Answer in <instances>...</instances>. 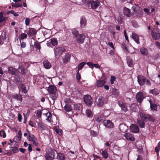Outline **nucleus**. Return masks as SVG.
<instances>
[{
    "label": "nucleus",
    "instance_id": "52",
    "mask_svg": "<svg viewBox=\"0 0 160 160\" xmlns=\"http://www.w3.org/2000/svg\"><path fill=\"white\" fill-rule=\"evenodd\" d=\"M95 119L98 122H100L102 120L103 118L102 117L98 116Z\"/></svg>",
    "mask_w": 160,
    "mask_h": 160
},
{
    "label": "nucleus",
    "instance_id": "54",
    "mask_svg": "<svg viewBox=\"0 0 160 160\" xmlns=\"http://www.w3.org/2000/svg\"><path fill=\"white\" fill-rule=\"evenodd\" d=\"M42 113L41 111L40 110H37V111L36 114L38 118H39V117H41V115H42Z\"/></svg>",
    "mask_w": 160,
    "mask_h": 160
},
{
    "label": "nucleus",
    "instance_id": "32",
    "mask_svg": "<svg viewBox=\"0 0 160 160\" xmlns=\"http://www.w3.org/2000/svg\"><path fill=\"white\" fill-rule=\"evenodd\" d=\"M13 98H15L17 100L19 101L20 102H21L22 100V98L21 96L17 94L13 95L12 96Z\"/></svg>",
    "mask_w": 160,
    "mask_h": 160
},
{
    "label": "nucleus",
    "instance_id": "47",
    "mask_svg": "<svg viewBox=\"0 0 160 160\" xmlns=\"http://www.w3.org/2000/svg\"><path fill=\"white\" fill-rule=\"evenodd\" d=\"M72 33L73 35L76 38L79 35V34L78 31L76 30H74L72 31Z\"/></svg>",
    "mask_w": 160,
    "mask_h": 160
},
{
    "label": "nucleus",
    "instance_id": "20",
    "mask_svg": "<svg viewBox=\"0 0 160 160\" xmlns=\"http://www.w3.org/2000/svg\"><path fill=\"white\" fill-rule=\"evenodd\" d=\"M97 104L99 107H102L104 103V99L102 97H99L96 101Z\"/></svg>",
    "mask_w": 160,
    "mask_h": 160
},
{
    "label": "nucleus",
    "instance_id": "11",
    "mask_svg": "<svg viewBox=\"0 0 160 160\" xmlns=\"http://www.w3.org/2000/svg\"><path fill=\"white\" fill-rule=\"evenodd\" d=\"M137 78L138 81L140 85L142 86L144 85L146 82V78L142 75L138 76Z\"/></svg>",
    "mask_w": 160,
    "mask_h": 160
},
{
    "label": "nucleus",
    "instance_id": "64",
    "mask_svg": "<svg viewBox=\"0 0 160 160\" xmlns=\"http://www.w3.org/2000/svg\"><path fill=\"white\" fill-rule=\"evenodd\" d=\"M108 44L111 48H112L113 50H114L115 48L114 47L113 43L112 42H108Z\"/></svg>",
    "mask_w": 160,
    "mask_h": 160
},
{
    "label": "nucleus",
    "instance_id": "49",
    "mask_svg": "<svg viewBox=\"0 0 160 160\" xmlns=\"http://www.w3.org/2000/svg\"><path fill=\"white\" fill-rule=\"evenodd\" d=\"M112 94L114 95L118 96L119 94V92L116 89L113 90Z\"/></svg>",
    "mask_w": 160,
    "mask_h": 160
},
{
    "label": "nucleus",
    "instance_id": "8",
    "mask_svg": "<svg viewBox=\"0 0 160 160\" xmlns=\"http://www.w3.org/2000/svg\"><path fill=\"white\" fill-rule=\"evenodd\" d=\"M158 30H155V29H153V31L151 30L152 35L153 39L157 40L160 39V33H158Z\"/></svg>",
    "mask_w": 160,
    "mask_h": 160
},
{
    "label": "nucleus",
    "instance_id": "63",
    "mask_svg": "<svg viewBox=\"0 0 160 160\" xmlns=\"http://www.w3.org/2000/svg\"><path fill=\"white\" fill-rule=\"evenodd\" d=\"M118 104L119 106L121 107H122L124 106L125 104H124L123 102H122V101H119L118 102Z\"/></svg>",
    "mask_w": 160,
    "mask_h": 160
},
{
    "label": "nucleus",
    "instance_id": "60",
    "mask_svg": "<svg viewBox=\"0 0 160 160\" xmlns=\"http://www.w3.org/2000/svg\"><path fill=\"white\" fill-rule=\"evenodd\" d=\"M12 7H14L16 8L20 7L22 6V5L20 3H17L15 5H12Z\"/></svg>",
    "mask_w": 160,
    "mask_h": 160
},
{
    "label": "nucleus",
    "instance_id": "39",
    "mask_svg": "<svg viewBox=\"0 0 160 160\" xmlns=\"http://www.w3.org/2000/svg\"><path fill=\"white\" fill-rule=\"evenodd\" d=\"M86 113L87 116L88 117H92V112L91 110L87 109L86 111Z\"/></svg>",
    "mask_w": 160,
    "mask_h": 160
},
{
    "label": "nucleus",
    "instance_id": "10",
    "mask_svg": "<svg viewBox=\"0 0 160 160\" xmlns=\"http://www.w3.org/2000/svg\"><path fill=\"white\" fill-rule=\"evenodd\" d=\"M104 125L106 128H112L113 127L114 124L110 120H105L103 122Z\"/></svg>",
    "mask_w": 160,
    "mask_h": 160
},
{
    "label": "nucleus",
    "instance_id": "57",
    "mask_svg": "<svg viewBox=\"0 0 160 160\" xmlns=\"http://www.w3.org/2000/svg\"><path fill=\"white\" fill-rule=\"evenodd\" d=\"M87 65L92 69L93 68V64L91 62H88L87 63Z\"/></svg>",
    "mask_w": 160,
    "mask_h": 160
},
{
    "label": "nucleus",
    "instance_id": "46",
    "mask_svg": "<svg viewBox=\"0 0 160 160\" xmlns=\"http://www.w3.org/2000/svg\"><path fill=\"white\" fill-rule=\"evenodd\" d=\"M19 71H20L21 73L22 74H24L25 73V69L24 67L22 66L19 68Z\"/></svg>",
    "mask_w": 160,
    "mask_h": 160
},
{
    "label": "nucleus",
    "instance_id": "25",
    "mask_svg": "<svg viewBox=\"0 0 160 160\" xmlns=\"http://www.w3.org/2000/svg\"><path fill=\"white\" fill-rule=\"evenodd\" d=\"M124 12L125 14L127 17H130L132 15L131 12L127 8H124Z\"/></svg>",
    "mask_w": 160,
    "mask_h": 160
},
{
    "label": "nucleus",
    "instance_id": "9",
    "mask_svg": "<svg viewBox=\"0 0 160 160\" xmlns=\"http://www.w3.org/2000/svg\"><path fill=\"white\" fill-rule=\"evenodd\" d=\"M144 97V95L142 92H139L136 94V99L139 103L142 102Z\"/></svg>",
    "mask_w": 160,
    "mask_h": 160
},
{
    "label": "nucleus",
    "instance_id": "27",
    "mask_svg": "<svg viewBox=\"0 0 160 160\" xmlns=\"http://www.w3.org/2000/svg\"><path fill=\"white\" fill-rule=\"evenodd\" d=\"M36 33V31L34 28H31L29 29V31L28 32V34L29 36H32L35 35Z\"/></svg>",
    "mask_w": 160,
    "mask_h": 160
},
{
    "label": "nucleus",
    "instance_id": "13",
    "mask_svg": "<svg viewBox=\"0 0 160 160\" xmlns=\"http://www.w3.org/2000/svg\"><path fill=\"white\" fill-rule=\"evenodd\" d=\"M29 141L32 142L34 145L36 146L38 145L37 140L36 138L33 135H29L28 138Z\"/></svg>",
    "mask_w": 160,
    "mask_h": 160
},
{
    "label": "nucleus",
    "instance_id": "16",
    "mask_svg": "<svg viewBox=\"0 0 160 160\" xmlns=\"http://www.w3.org/2000/svg\"><path fill=\"white\" fill-rule=\"evenodd\" d=\"M76 38L78 42L82 43L85 38V36L83 34H80Z\"/></svg>",
    "mask_w": 160,
    "mask_h": 160
},
{
    "label": "nucleus",
    "instance_id": "15",
    "mask_svg": "<svg viewBox=\"0 0 160 160\" xmlns=\"http://www.w3.org/2000/svg\"><path fill=\"white\" fill-rule=\"evenodd\" d=\"M106 81L103 80H97L96 82L97 86L98 88L103 87L105 84Z\"/></svg>",
    "mask_w": 160,
    "mask_h": 160
},
{
    "label": "nucleus",
    "instance_id": "61",
    "mask_svg": "<svg viewBox=\"0 0 160 160\" xmlns=\"http://www.w3.org/2000/svg\"><path fill=\"white\" fill-rule=\"evenodd\" d=\"M25 22L26 25L27 26H28L29 25L30 23V19L28 18H27L25 19Z\"/></svg>",
    "mask_w": 160,
    "mask_h": 160
},
{
    "label": "nucleus",
    "instance_id": "44",
    "mask_svg": "<svg viewBox=\"0 0 160 160\" xmlns=\"http://www.w3.org/2000/svg\"><path fill=\"white\" fill-rule=\"evenodd\" d=\"M27 35L25 33H22L20 34L19 38L20 40L23 39L27 38Z\"/></svg>",
    "mask_w": 160,
    "mask_h": 160
},
{
    "label": "nucleus",
    "instance_id": "3",
    "mask_svg": "<svg viewBox=\"0 0 160 160\" xmlns=\"http://www.w3.org/2000/svg\"><path fill=\"white\" fill-rule=\"evenodd\" d=\"M132 8L133 11L132 15L134 17H140L142 16L143 12L141 8L138 7H132Z\"/></svg>",
    "mask_w": 160,
    "mask_h": 160
},
{
    "label": "nucleus",
    "instance_id": "45",
    "mask_svg": "<svg viewBox=\"0 0 160 160\" xmlns=\"http://www.w3.org/2000/svg\"><path fill=\"white\" fill-rule=\"evenodd\" d=\"M86 62H82L78 65V71L81 70L83 67L86 64Z\"/></svg>",
    "mask_w": 160,
    "mask_h": 160
},
{
    "label": "nucleus",
    "instance_id": "43",
    "mask_svg": "<svg viewBox=\"0 0 160 160\" xmlns=\"http://www.w3.org/2000/svg\"><path fill=\"white\" fill-rule=\"evenodd\" d=\"M102 154L103 157L105 158H107L108 157V152L106 151H102Z\"/></svg>",
    "mask_w": 160,
    "mask_h": 160
},
{
    "label": "nucleus",
    "instance_id": "50",
    "mask_svg": "<svg viewBox=\"0 0 160 160\" xmlns=\"http://www.w3.org/2000/svg\"><path fill=\"white\" fill-rule=\"evenodd\" d=\"M0 136L2 137L3 136L4 138H5L6 136V135L4 131H0Z\"/></svg>",
    "mask_w": 160,
    "mask_h": 160
},
{
    "label": "nucleus",
    "instance_id": "7",
    "mask_svg": "<svg viewBox=\"0 0 160 160\" xmlns=\"http://www.w3.org/2000/svg\"><path fill=\"white\" fill-rule=\"evenodd\" d=\"M34 78L35 82H37V84L41 85L43 84L45 82V79L42 76H36Z\"/></svg>",
    "mask_w": 160,
    "mask_h": 160
},
{
    "label": "nucleus",
    "instance_id": "59",
    "mask_svg": "<svg viewBox=\"0 0 160 160\" xmlns=\"http://www.w3.org/2000/svg\"><path fill=\"white\" fill-rule=\"evenodd\" d=\"M111 79L110 80V82L111 84H113L114 83V82L115 81L116 78L114 76H111Z\"/></svg>",
    "mask_w": 160,
    "mask_h": 160
},
{
    "label": "nucleus",
    "instance_id": "41",
    "mask_svg": "<svg viewBox=\"0 0 160 160\" xmlns=\"http://www.w3.org/2000/svg\"><path fill=\"white\" fill-rule=\"evenodd\" d=\"M38 126L39 128L41 130H43L45 128V127L44 125L41 122H39L38 123Z\"/></svg>",
    "mask_w": 160,
    "mask_h": 160
},
{
    "label": "nucleus",
    "instance_id": "62",
    "mask_svg": "<svg viewBox=\"0 0 160 160\" xmlns=\"http://www.w3.org/2000/svg\"><path fill=\"white\" fill-rule=\"evenodd\" d=\"M118 104L119 106L121 107H122L124 106L125 104H124L123 102H122V101H119L118 102Z\"/></svg>",
    "mask_w": 160,
    "mask_h": 160
},
{
    "label": "nucleus",
    "instance_id": "30",
    "mask_svg": "<svg viewBox=\"0 0 160 160\" xmlns=\"http://www.w3.org/2000/svg\"><path fill=\"white\" fill-rule=\"evenodd\" d=\"M140 52L143 55L146 56L148 54L147 50L144 48H142L140 49Z\"/></svg>",
    "mask_w": 160,
    "mask_h": 160
},
{
    "label": "nucleus",
    "instance_id": "34",
    "mask_svg": "<svg viewBox=\"0 0 160 160\" xmlns=\"http://www.w3.org/2000/svg\"><path fill=\"white\" fill-rule=\"evenodd\" d=\"M49 96L50 98L53 101V102H54V101L57 99V98L56 92L50 93Z\"/></svg>",
    "mask_w": 160,
    "mask_h": 160
},
{
    "label": "nucleus",
    "instance_id": "56",
    "mask_svg": "<svg viewBox=\"0 0 160 160\" xmlns=\"http://www.w3.org/2000/svg\"><path fill=\"white\" fill-rule=\"evenodd\" d=\"M121 108L122 110L125 112H126L128 110L127 107L126 106L125 104L122 107H121Z\"/></svg>",
    "mask_w": 160,
    "mask_h": 160
},
{
    "label": "nucleus",
    "instance_id": "51",
    "mask_svg": "<svg viewBox=\"0 0 160 160\" xmlns=\"http://www.w3.org/2000/svg\"><path fill=\"white\" fill-rule=\"evenodd\" d=\"M80 105L79 104H74V109L76 110L80 109Z\"/></svg>",
    "mask_w": 160,
    "mask_h": 160
},
{
    "label": "nucleus",
    "instance_id": "40",
    "mask_svg": "<svg viewBox=\"0 0 160 160\" xmlns=\"http://www.w3.org/2000/svg\"><path fill=\"white\" fill-rule=\"evenodd\" d=\"M34 46L37 50L40 51L41 49L40 45V44L37 42H35Z\"/></svg>",
    "mask_w": 160,
    "mask_h": 160
},
{
    "label": "nucleus",
    "instance_id": "24",
    "mask_svg": "<svg viewBox=\"0 0 160 160\" xmlns=\"http://www.w3.org/2000/svg\"><path fill=\"white\" fill-rule=\"evenodd\" d=\"M137 123L141 128H144L145 127V123L143 121L140 119V118L137 119Z\"/></svg>",
    "mask_w": 160,
    "mask_h": 160
},
{
    "label": "nucleus",
    "instance_id": "26",
    "mask_svg": "<svg viewBox=\"0 0 160 160\" xmlns=\"http://www.w3.org/2000/svg\"><path fill=\"white\" fill-rule=\"evenodd\" d=\"M43 114L45 115L47 117L46 119V120H47L48 122H52V115L50 112H48L46 113Z\"/></svg>",
    "mask_w": 160,
    "mask_h": 160
},
{
    "label": "nucleus",
    "instance_id": "4",
    "mask_svg": "<svg viewBox=\"0 0 160 160\" xmlns=\"http://www.w3.org/2000/svg\"><path fill=\"white\" fill-rule=\"evenodd\" d=\"M65 50V48L62 47H58L54 49V51L55 55L56 56L59 57L62 54Z\"/></svg>",
    "mask_w": 160,
    "mask_h": 160
},
{
    "label": "nucleus",
    "instance_id": "21",
    "mask_svg": "<svg viewBox=\"0 0 160 160\" xmlns=\"http://www.w3.org/2000/svg\"><path fill=\"white\" fill-rule=\"evenodd\" d=\"M43 64L44 67L47 69L50 68L52 66L51 63L46 60L43 61Z\"/></svg>",
    "mask_w": 160,
    "mask_h": 160
},
{
    "label": "nucleus",
    "instance_id": "38",
    "mask_svg": "<svg viewBox=\"0 0 160 160\" xmlns=\"http://www.w3.org/2000/svg\"><path fill=\"white\" fill-rule=\"evenodd\" d=\"M82 3L88 7H90L89 0H82Z\"/></svg>",
    "mask_w": 160,
    "mask_h": 160
},
{
    "label": "nucleus",
    "instance_id": "53",
    "mask_svg": "<svg viewBox=\"0 0 160 160\" xmlns=\"http://www.w3.org/2000/svg\"><path fill=\"white\" fill-rule=\"evenodd\" d=\"M76 79L79 81L80 80L81 78V76L79 73V71H78L76 73Z\"/></svg>",
    "mask_w": 160,
    "mask_h": 160
},
{
    "label": "nucleus",
    "instance_id": "1",
    "mask_svg": "<svg viewBox=\"0 0 160 160\" xmlns=\"http://www.w3.org/2000/svg\"><path fill=\"white\" fill-rule=\"evenodd\" d=\"M56 153H57L56 150L53 149H49L45 154L46 160H54L55 159Z\"/></svg>",
    "mask_w": 160,
    "mask_h": 160
},
{
    "label": "nucleus",
    "instance_id": "33",
    "mask_svg": "<svg viewBox=\"0 0 160 160\" xmlns=\"http://www.w3.org/2000/svg\"><path fill=\"white\" fill-rule=\"evenodd\" d=\"M127 60L128 66L130 67H132L133 66V62L131 58L128 57L127 58Z\"/></svg>",
    "mask_w": 160,
    "mask_h": 160
},
{
    "label": "nucleus",
    "instance_id": "14",
    "mask_svg": "<svg viewBox=\"0 0 160 160\" xmlns=\"http://www.w3.org/2000/svg\"><path fill=\"white\" fill-rule=\"evenodd\" d=\"M131 131L134 133H137L139 132V128L138 126L135 124H132L130 126Z\"/></svg>",
    "mask_w": 160,
    "mask_h": 160
},
{
    "label": "nucleus",
    "instance_id": "19",
    "mask_svg": "<svg viewBox=\"0 0 160 160\" xmlns=\"http://www.w3.org/2000/svg\"><path fill=\"white\" fill-rule=\"evenodd\" d=\"M124 137L128 140L131 141H135V138L133 137L129 133H125Z\"/></svg>",
    "mask_w": 160,
    "mask_h": 160
},
{
    "label": "nucleus",
    "instance_id": "55",
    "mask_svg": "<svg viewBox=\"0 0 160 160\" xmlns=\"http://www.w3.org/2000/svg\"><path fill=\"white\" fill-rule=\"evenodd\" d=\"M21 139L19 136H16L14 137L13 140L15 142H18L21 140Z\"/></svg>",
    "mask_w": 160,
    "mask_h": 160
},
{
    "label": "nucleus",
    "instance_id": "12",
    "mask_svg": "<svg viewBox=\"0 0 160 160\" xmlns=\"http://www.w3.org/2000/svg\"><path fill=\"white\" fill-rule=\"evenodd\" d=\"M90 6L93 9H96L100 4V2L98 0L91 1L90 2Z\"/></svg>",
    "mask_w": 160,
    "mask_h": 160
},
{
    "label": "nucleus",
    "instance_id": "42",
    "mask_svg": "<svg viewBox=\"0 0 160 160\" xmlns=\"http://www.w3.org/2000/svg\"><path fill=\"white\" fill-rule=\"evenodd\" d=\"M58 154L57 156L58 157L60 160H65V157L64 155L61 153H59Z\"/></svg>",
    "mask_w": 160,
    "mask_h": 160
},
{
    "label": "nucleus",
    "instance_id": "29",
    "mask_svg": "<svg viewBox=\"0 0 160 160\" xmlns=\"http://www.w3.org/2000/svg\"><path fill=\"white\" fill-rule=\"evenodd\" d=\"M70 59V55L68 54H66L64 56V58H63V62L65 63H67L69 61Z\"/></svg>",
    "mask_w": 160,
    "mask_h": 160
},
{
    "label": "nucleus",
    "instance_id": "17",
    "mask_svg": "<svg viewBox=\"0 0 160 160\" xmlns=\"http://www.w3.org/2000/svg\"><path fill=\"white\" fill-rule=\"evenodd\" d=\"M87 20L84 17H82L80 18V24L82 28H84L86 25Z\"/></svg>",
    "mask_w": 160,
    "mask_h": 160
},
{
    "label": "nucleus",
    "instance_id": "58",
    "mask_svg": "<svg viewBox=\"0 0 160 160\" xmlns=\"http://www.w3.org/2000/svg\"><path fill=\"white\" fill-rule=\"evenodd\" d=\"M9 13L12 14L15 16H18V14L13 10L9 11Z\"/></svg>",
    "mask_w": 160,
    "mask_h": 160
},
{
    "label": "nucleus",
    "instance_id": "35",
    "mask_svg": "<svg viewBox=\"0 0 160 160\" xmlns=\"http://www.w3.org/2000/svg\"><path fill=\"white\" fill-rule=\"evenodd\" d=\"M64 109L67 112H70L72 110V107L69 104H66L64 107Z\"/></svg>",
    "mask_w": 160,
    "mask_h": 160
},
{
    "label": "nucleus",
    "instance_id": "2",
    "mask_svg": "<svg viewBox=\"0 0 160 160\" xmlns=\"http://www.w3.org/2000/svg\"><path fill=\"white\" fill-rule=\"evenodd\" d=\"M139 115L141 118L145 122L149 121L153 122L155 121L154 117L149 114H145L143 112H140Z\"/></svg>",
    "mask_w": 160,
    "mask_h": 160
},
{
    "label": "nucleus",
    "instance_id": "48",
    "mask_svg": "<svg viewBox=\"0 0 160 160\" xmlns=\"http://www.w3.org/2000/svg\"><path fill=\"white\" fill-rule=\"evenodd\" d=\"M91 135L93 137H97L98 135V133L94 131H91Z\"/></svg>",
    "mask_w": 160,
    "mask_h": 160
},
{
    "label": "nucleus",
    "instance_id": "6",
    "mask_svg": "<svg viewBox=\"0 0 160 160\" xmlns=\"http://www.w3.org/2000/svg\"><path fill=\"white\" fill-rule=\"evenodd\" d=\"M58 44V41L57 39L55 38H51L47 42V45L48 47L51 48H52L53 46H57Z\"/></svg>",
    "mask_w": 160,
    "mask_h": 160
},
{
    "label": "nucleus",
    "instance_id": "31",
    "mask_svg": "<svg viewBox=\"0 0 160 160\" xmlns=\"http://www.w3.org/2000/svg\"><path fill=\"white\" fill-rule=\"evenodd\" d=\"M149 102L150 104V108L151 109H153L154 110H156L157 109V106L155 104L153 103L152 102L151 100H149Z\"/></svg>",
    "mask_w": 160,
    "mask_h": 160
},
{
    "label": "nucleus",
    "instance_id": "22",
    "mask_svg": "<svg viewBox=\"0 0 160 160\" xmlns=\"http://www.w3.org/2000/svg\"><path fill=\"white\" fill-rule=\"evenodd\" d=\"M132 38L134 40L137 44L139 43V37L138 35L135 33H132Z\"/></svg>",
    "mask_w": 160,
    "mask_h": 160
},
{
    "label": "nucleus",
    "instance_id": "37",
    "mask_svg": "<svg viewBox=\"0 0 160 160\" xmlns=\"http://www.w3.org/2000/svg\"><path fill=\"white\" fill-rule=\"evenodd\" d=\"M15 80L18 83H20L23 80V78L18 76H16L15 77Z\"/></svg>",
    "mask_w": 160,
    "mask_h": 160
},
{
    "label": "nucleus",
    "instance_id": "5",
    "mask_svg": "<svg viewBox=\"0 0 160 160\" xmlns=\"http://www.w3.org/2000/svg\"><path fill=\"white\" fill-rule=\"evenodd\" d=\"M84 101L86 104L88 106H91L92 103V98L91 96L89 95H84Z\"/></svg>",
    "mask_w": 160,
    "mask_h": 160
},
{
    "label": "nucleus",
    "instance_id": "18",
    "mask_svg": "<svg viewBox=\"0 0 160 160\" xmlns=\"http://www.w3.org/2000/svg\"><path fill=\"white\" fill-rule=\"evenodd\" d=\"M20 92H21L22 93H26L27 92V90L25 85L23 84H21L19 86Z\"/></svg>",
    "mask_w": 160,
    "mask_h": 160
},
{
    "label": "nucleus",
    "instance_id": "28",
    "mask_svg": "<svg viewBox=\"0 0 160 160\" xmlns=\"http://www.w3.org/2000/svg\"><path fill=\"white\" fill-rule=\"evenodd\" d=\"M8 71L9 73L12 75H15L17 72V70L12 67H10L8 68Z\"/></svg>",
    "mask_w": 160,
    "mask_h": 160
},
{
    "label": "nucleus",
    "instance_id": "36",
    "mask_svg": "<svg viewBox=\"0 0 160 160\" xmlns=\"http://www.w3.org/2000/svg\"><path fill=\"white\" fill-rule=\"evenodd\" d=\"M150 92L152 93L153 95L156 96L158 94L159 92L158 89H155L150 90Z\"/></svg>",
    "mask_w": 160,
    "mask_h": 160
},
{
    "label": "nucleus",
    "instance_id": "23",
    "mask_svg": "<svg viewBox=\"0 0 160 160\" xmlns=\"http://www.w3.org/2000/svg\"><path fill=\"white\" fill-rule=\"evenodd\" d=\"M48 90L50 93L56 92V88L53 86H50L48 88Z\"/></svg>",
    "mask_w": 160,
    "mask_h": 160
}]
</instances>
